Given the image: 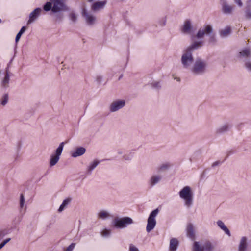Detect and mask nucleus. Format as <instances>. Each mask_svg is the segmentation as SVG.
Wrapping results in <instances>:
<instances>
[{
    "instance_id": "f257e3e1",
    "label": "nucleus",
    "mask_w": 251,
    "mask_h": 251,
    "mask_svg": "<svg viewBox=\"0 0 251 251\" xmlns=\"http://www.w3.org/2000/svg\"><path fill=\"white\" fill-rule=\"evenodd\" d=\"M202 44L203 42L201 41L194 42L184 51L181 59L182 64L184 68H188L191 66L194 61L192 52L194 50L202 46Z\"/></svg>"
},
{
    "instance_id": "f03ea898",
    "label": "nucleus",
    "mask_w": 251,
    "mask_h": 251,
    "mask_svg": "<svg viewBox=\"0 0 251 251\" xmlns=\"http://www.w3.org/2000/svg\"><path fill=\"white\" fill-rule=\"evenodd\" d=\"M179 196L184 200L185 205L189 208L193 204V194L189 186L184 187L180 192Z\"/></svg>"
},
{
    "instance_id": "7ed1b4c3",
    "label": "nucleus",
    "mask_w": 251,
    "mask_h": 251,
    "mask_svg": "<svg viewBox=\"0 0 251 251\" xmlns=\"http://www.w3.org/2000/svg\"><path fill=\"white\" fill-rule=\"evenodd\" d=\"M206 67V61L198 58L196 60L192 68V71L195 74H201L205 72Z\"/></svg>"
},
{
    "instance_id": "20e7f679",
    "label": "nucleus",
    "mask_w": 251,
    "mask_h": 251,
    "mask_svg": "<svg viewBox=\"0 0 251 251\" xmlns=\"http://www.w3.org/2000/svg\"><path fill=\"white\" fill-rule=\"evenodd\" d=\"M159 212L158 209L153 210L150 214L148 220L146 230L148 232L151 231L155 226L156 222L155 217Z\"/></svg>"
},
{
    "instance_id": "39448f33",
    "label": "nucleus",
    "mask_w": 251,
    "mask_h": 251,
    "mask_svg": "<svg viewBox=\"0 0 251 251\" xmlns=\"http://www.w3.org/2000/svg\"><path fill=\"white\" fill-rule=\"evenodd\" d=\"M133 223V220L129 217H124L122 218H115L114 220V226L118 228H123L126 226L127 225Z\"/></svg>"
},
{
    "instance_id": "423d86ee",
    "label": "nucleus",
    "mask_w": 251,
    "mask_h": 251,
    "mask_svg": "<svg viewBox=\"0 0 251 251\" xmlns=\"http://www.w3.org/2000/svg\"><path fill=\"white\" fill-rule=\"evenodd\" d=\"M64 143H61L55 151V154L51 155L50 164V166L55 165L58 161L60 158V155L62 152Z\"/></svg>"
},
{
    "instance_id": "0eeeda50",
    "label": "nucleus",
    "mask_w": 251,
    "mask_h": 251,
    "mask_svg": "<svg viewBox=\"0 0 251 251\" xmlns=\"http://www.w3.org/2000/svg\"><path fill=\"white\" fill-rule=\"evenodd\" d=\"M50 1L53 4L51 9L54 12L67 10L68 9L65 3L66 0H51Z\"/></svg>"
},
{
    "instance_id": "6e6552de",
    "label": "nucleus",
    "mask_w": 251,
    "mask_h": 251,
    "mask_svg": "<svg viewBox=\"0 0 251 251\" xmlns=\"http://www.w3.org/2000/svg\"><path fill=\"white\" fill-rule=\"evenodd\" d=\"M126 101L124 100H117L113 101L109 105V110L111 112H115L125 106Z\"/></svg>"
},
{
    "instance_id": "1a4fd4ad",
    "label": "nucleus",
    "mask_w": 251,
    "mask_h": 251,
    "mask_svg": "<svg viewBox=\"0 0 251 251\" xmlns=\"http://www.w3.org/2000/svg\"><path fill=\"white\" fill-rule=\"evenodd\" d=\"M82 15L88 25H92L96 23V17L92 13L87 12L84 8L82 9Z\"/></svg>"
},
{
    "instance_id": "9d476101",
    "label": "nucleus",
    "mask_w": 251,
    "mask_h": 251,
    "mask_svg": "<svg viewBox=\"0 0 251 251\" xmlns=\"http://www.w3.org/2000/svg\"><path fill=\"white\" fill-rule=\"evenodd\" d=\"M213 29L211 26L207 25L199 30L197 34V37L198 38H203L205 35H210Z\"/></svg>"
},
{
    "instance_id": "9b49d317",
    "label": "nucleus",
    "mask_w": 251,
    "mask_h": 251,
    "mask_svg": "<svg viewBox=\"0 0 251 251\" xmlns=\"http://www.w3.org/2000/svg\"><path fill=\"white\" fill-rule=\"evenodd\" d=\"M107 2V0L95 2L91 5V9L95 12L98 11L104 8Z\"/></svg>"
},
{
    "instance_id": "f8f14e48",
    "label": "nucleus",
    "mask_w": 251,
    "mask_h": 251,
    "mask_svg": "<svg viewBox=\"0 0 251 251\" xmlns=\"http://www.w3.org/2000/svg\"><path fill=\"white\" fill-rule=\"evenodd\" d=\"M41 11V9L40 8H37L33 11L29 15V18L27 21V24L29 25L34 22L40 15Z\"/></svg>"
},
{
    "instance_id": "ddd939ff",
    "label": "nucleus",
    "mask_w": 251,
    "mask_h": 251,
    "mask_svg": "<svg viewBox=\"0 0 251 251\" xmlns=\"http://www.w3.org/2000/svg\"><path fill=\"white\" fill-rule=\"evenodd\" d=\"M186 234L188 237L194 240L195 239L194 226L192 223H189L186 227Z\"/></svg>"
},
{
    "instance_id": "4468645a",
    "label": "nucleus",
    "mask_w": 251,
    "mask_h": 251,
    "mask_svg": "<svg viewBox=\"0 0 251 251\" xmlns=\"http://www.w3.org/2000/svg\"><path fill=\"white\" fill-rule=\"evenodd\" d=\"M247 238L246 237H243L241 239L240 244L238 247L239 251H245L247 248Z\"/></svg>"
},
{
    "instance_id": "2eb2a0df",
    "label": "nucleus",
    "mask_w": 251,
    "mask_h": 251,
    "mask_svg": "<svg viewBox=\"0 0 251 251\" xmlns=\"http://www.w3.org/2000/svg\"><path fill=\"white\" fill-rule=\"evenodd\" d=\"M233 10V7L225 2L222 5V11L226 14H230Z\"/></svg>"
},
{
    "instance_id": "dca6fc26",
    "label": "nucleus",
    "mask_w": 251,
    "mask_h": 251,
    "mask_svg": "<svg viewBox=\"0 0 251 251\" xmlns=\"http://www.w3.org/2000/svg\"><path fill=\"white\" fill-rule=\"evenodd\" d=\"M85 151L86 150L84 148L79 147L76 149L75 151L72 153L71 155L73 157H76L83 155L85 153Z\"/></svg>"
},
{
    "instance_id": "f3484780",
    "label": "nucleus",
    "mask_w": 251,
    "mask_h": 251,
    "mask_svg": "<svg viewBox=\"0 0 251 251\" xmlns=\"http://www.w3.org/2000/svg\"><path fill=\"white\" fill-rule=\"evenodd\" d=\"M251 56V51L250 49L245 48L243 49L238 55V57H250Z\"/></svg>"
},
{
    "instance_id": "a211bd4d",
    "label": "nucleus",
    "mask_w": 251,
    "mask_h": 251,
    "mask_svg": "<svg viewBox=\"0 0 251 251\" xmlns=\"http://www.w3.org/2000/svg\"><path fill=\"white\" fill-rule=\"evenodd\" d=\"M230 125L228 124H226L216 129V133L218 134H221L224 132H226L229 130L230 128Z\"/></svg>"
},
{
    "instance_id": "6ab92c4d",
    "label": "nucleus",
    "mask_w": 251,
    "mask_h": 251,
    "mask_svg": "<svg viewBox=\"0 0 251 251\" xmlns=\"http://www.w3.org/2000/svg\"><path fill=\"white\" fill-rule=\"evenodd\" d=\"M218 226L222 229L228 236H231L229 229L226 227L224 223L221 220H218L217 222Z\"/></svg>"
},
{
    "instance_id": "aec40b11",
    "label": "nucleus",
    "mask_w": 251,
    "mask_h": 251,
    "mask_svg": "<svg viewBox=\"0 0 251 251\" xmlns=\"http://www.w3.org/2000/svg\"><path fill=\"white\" fill-rule=\"evenodd\" d=\"M191 29V24L189 20L186 21L182 29V31L183 33H189Z\"/></svg>"
},
{
    "instance_id": "412c9836",
    "label": "nucleus",
    "mask_w": 251,
    "mask_h": 251,
    "mask_svg": "<svg viewBox=\"0 0 251 251\" xmlns=\"http://www.w3.org/2000/svg\"><path fill=\"white\" fill-rule=\"evenodd\" d=\"M178 245V241L176 238L172 239L170 243V251H176Z\"/></svg>"
},
{
    "instance_id": "4be33fe9",
    "label": "nucleus",
    "mask_w": 251,
    "mask_h": 251,
    "mask_svg": "<svg viewBox=\"0 0 251 251\" xmlns=\"http://www.w3.org/2000/svg\"><path fill=\"white\" fill-rule=\"evenodd\" d=\"M161 179L160 175H153L150 178V183L151 186H153L157 183Z\"/></svg>"
},
{
    "instance_id": "5701e85b",
    "label": "nucleus",
    "mask_w": 251,
    "mask_h": 251,
    "mask_svg": "<svg viewBox=\"0 0 251 251\" xmlns=\"http://www.w3.org/2000/svg\"><path fill=\"white\" fill-rule=\"evenodd\" d=\"M10 80V76L7 71L5 76L1 82V86L3 88H6L8 86V84Z\"/></svg>"
},
{
    "instance_id": "b1692460",
    "label": "nucleus",
    "mask_w": 251,
    "mask_h": 251,
    "mask_svg": "<svg viewBox=\"0 0 251 251\" xmlns=\"http://www.w3.org/2000/svg\"><path fill=\"white\" fill-rule=\"evenodd\" d=\"M231 33V28L227 26L221 30L220 32V35L222 37H226Z\"/></svg>"
},
{
    "instance_id": "393cba45",
    "label": "nucleus",
    "mask_w": 251,
    "mask_h": 251,
    "mask_svg": "<svg viewBox=\"0 0 251 251\" xmlns=\"http://www.w3.org/2000/svg\"><path fill=\"white\" fill-rule=\"evenodd\" d=\"M200 247L202 251H211L213 249V247L209 242H206L202 247L200 246Z\"/></svg>"
},
{
    "instance_id": "a878e982",
    "label": "nucleus",
    "mask_w": 251,
    "mask_h": 251,
    "mask_svg": "<svg viewBox=\"0 0 251 251\" xmlns=\"http://www.w3.org/2000/svg\"><path fill=\"white\" fill-rule=\"evenodd\" d=\"M71 201V199L69 198H67L65 200H64L63 201V203L60 205V206L59 207V208L58 210V212H62L64 209L65 207Z\"/></svg>"
},
{
    "instance_id": "bb28decb",
    "label": "nucleus",
    "mask_w": 251,
    "mask_h": 251,
    "mask_svg": "<svg viewBox=\"0 0 251 251\" xmlns=\"http://www.w3.org/2000/svg\"><path fill=\"white\" fill-rule=\"evenodd\" d=\"M100 163V161L95 160L93 162H92L90 165L88 167V172L89 174H91L92 171L96 167V166L98 165V164Z\"/></svg>"
},
{
    "instance_id": "cd10ccee",
    "label": "nucleus",
    "mask_w": 251,
    "mask_h": 251,
    "mask_svg": "<svg viewBox=\"0 0 251 251\" xmlns=\"http://www.w3.org/2000/svg\"><path fill=\"white\" fill-rule=\"evenodd\" d=\"M26 28L25 26H23L20 31L17 34L15 38V42L18 43L24 32L26 30Z\"/></svg>"
},
{
    "instance_id": "c85d7f7f",
    "label": "nucleus",
    "mask_w": 251,
    "mask_h": 251,
    "mask_svg": "<svg viewBox=\"0 0 251 251\" xmlns=\"http://www.w3.org/2000/svg\"><path fill=\"white\" fill-rule=\"evenodd\" d=\"M8 99H9V97H8V94H4L1 98L2 100L1 102V104L3 106L5 105L8 101Z\"/></svg>"
},
{
    "instance_id": "c756f323",
    "label": "nucleus",
    "mask_w": 251,
    "mask_h": 251,
    "mask_svg": "<svg viewBox=\"0 0 251 251\" xmlns=\"http://www.w3.org/2000/svg\"><path fill=\"white\" fill-rule=\"evenodd\" d=\"M109 217V214L105 211H101L99 213V218L100 219H105Z\"/></svg>"
},
{
    "instance_id": "7c9ffc66",
    "label": "nucleus",
    "mask_w": 251,
    "mask_h": 251,
    "mask_svg": "<svg viewBox=\"0 0 251 251\" xmlns=\"http://www.w3.org/2000/svg\"><path fill=\"white\" fill-rule=\"evenodd\" d=\"M193 251H202V250L201 248L200 245L198 242H194Z\"/></svg>"
},
{
    "instance_id": "2f4dec72",
    "label": "nucleus",
    "mask_w": 251,
    "mask_h": 251,
    "mask_svg": "<svg viewBox=\"0 0 251 251\" xmlns=\"http://www.w3.org/2000/svg\"><path fill=\"white\" fill-rule=\"evenodd\" d=\"M52 2H48L46 3V4L44 6V10L46 11H48L50 10L52 7Z\"/></svg>"
},
{
    "instance_id": "473e14b6",
    "label": "nucleus",
    "mask_w": 251,
    "mask_h": 251,
    "mask_svg": "<svg viewBox=\"0 0 251 251\" xmlns=\"http://www.w3.org/2000/svg\"><path fill=\"white\" fill-rule=\"evenodd\" d=\"M25 198H24V195L23 194H21L20 195V206L21 208H22L24 207V204H25Z\"/></svg>"
},
{
    "instance_id": "72a5a7b5",
    "label": "nucleus",
    "mask_w": 251,
    "mask_h": 251,
    "mask_svg": "<svg viewBox=\"0 0 251 251\" xmlns=\"http://www.w3.org/2000/svg\"><path fill=\"white\" fill-rule=\"evenodd\" d=\"M70 18L73 22H75L77 20V17L75 13L71 12L70 14Z\"/></svg>"
},
{
    "instance_id": "f704fd0d",
    "label": "nucleus",
    "mask_w": 251,
    "mask_h": 251,
    "mask_svg": "<svg viewBox=\"0 0 251 251\" xmlns=\"http://www.w3.org/2000/svg\"><path fill=\"white\" fill-rule=\"evenodd\" d=\"M245 66L246 68L249 71L251 72V61L250 60H247L246 61L245 63Z\"/></svg>"
},
{
    "instance_id": "c9c22d12",
    "label": "nucleus",
    "mask_w": 251,
    "mask_h": 251,
    "mask_svg": "<svg viewBox=\"0 0 251 251\" xmlns=\"http://www.w3.org/2000/svg\"><path fill=\"white\" fill-rule=\"evenodd\" d=\"M11 240L10 238H8L5 240H4L0 244V250L2 248L4 245L7 244L10 240Z\"/></svg>"
},
{
    "instance_id": "e433bc0d",
    "label": "nucleus",
    "mask_w": 251,
    "mask_h": 251,
    "mask_svg": "<svg viewBox=\"0 0 251 251\" xmlns=\"http://www.w3.org/2000/svg\"><path fill=\"white\" fill-rule=\"evenodd\" d=\"M75 246V243H72L65 250V251H72Z\"/></svg>"
},
{
    "instance_id": "4c0bfd02",
    "label": "nucleus",
    "mask_w": 251,
    "mask_h": 251,
    "mask_svg": "<svg viewBox=\"0 0 251 251\" xmlns=\"http://www.w3.org/2000/svg\"><path fill=\"white\" fill-rule=\"evenodd\" d=\"M245 17L247 19H251V11L246 10L245 11Z\"/></svg>"
},
{
    "instance_id": "58836bf2",
    "label": "nucleus",
    "mask_w": 251,
    "mask_h": 251,
    "mask_svg": "<svg viewBox=\"0 0 251 251\" xmlns=\"http://www.w3.org/2000/svg\"><path fill=\"white\" fill-rule=\"evenodd\" d=\"M169 167V165L167 164H163L159 168V170L160 171L167 169Z\"/></svg>"
},
{
    "instance_id": "ea45409f",
    "label": "nucleus",
    "mask_w": 251,
    "mask_h": 251,
    "mask_svg": "<svg viewBox=\"0 0 251 251\" xmlns=\"http://www.w3.org/2000/svg\"><path fill=\"white\" fill-rule=\"evenodd\" d=\"M110 233V231L109 230L107 229H104L102 231L101 234L103 236H108Z\"/></svg>"
},
{
    "instance_id": "a19ab883",
    "label": "nucleus",
    "mask_w": 251,
    "mask_h": 251,
    "mask_svg": "<svg viewBox=\"0 0 251 251\" xmlns=\"http://www.w3.org/2000/svg\"><path fill=\"white\" fill-rule=\"evenodd\" d=\"M209 42L210 43H214L216 42V39L215 38V36L214 35H211L210 36Z\"/></svg>"
},
{
    "instance_id": "79ce46f5",
    "label": "nucleus",
    "mask_w": 251,
    "mask_h": 251,
    "mask_svg": "<svg viewBox=\"0 0 251 251\" xmlns=\"http://www.w3.org/2000/svg\"><path fill=\"white\" fill-rule=\"evenodd\" d=\"M234 1L238 5V6L240 7L243 6V4L241 1V0H234Z\"/></svg>"
},
{
    "instance_id": "37998d69",
    "label": "nucleus",
    "mask_w": 251,
    "mask_h": 251,
    "mask_svg": "<svg viewBox=\"0 0 251 251\" xmlns=\"http://www.w3.org/2000/svg\"><path fill=\"white\" fill-rule=\"evenodd\" d=\"M130 251H139L138 249L132 245L130 246Z\"/></svg>"
},
{
    "instance_id": "c03bdc74",
    "label": "nucleus",
    "mask_w": 251,
    "mask_h": 251,
    "mask_svg": "<svg viewBox=\"0 0 251 251\" xmlns=\"http://www.w3.org/2000/svg\"><path fill=\"white\" fill-rule=\"evenodd\" d=\"M220 161H216L215 162H214L212 164V167H214L216 166H218L220 164Z\"/></svg>"
},
{
    "instance_id": "a18cd8bd",
    "label": "nucleus",
    "mask_w": 251,
    "mask_h": 251,
    "mask_svg": "<svg viewBox=\"0 0 251 251\" xmlns=\"http://www.w3.org/2000/svg\"><path fill=\"white\" fill-rule=\"evenodd\" d=\"M5 233L3 231H0V240L4 237Z\"/></svg>"
},
{
    "instance_id": "49530a36",
    "label": "nucleus",
    "mask_w": 251,
    "mask_h": 251,
    "mask_svg": "<svg viewBox=\"0 0 251 251\" xmlns=\"http://www.w3.org/2000/svg\"><path fill=\"white\" fill-rule=\"evenodd\" d=\"M102 79V77L101 76H97L96 77L97 81L100 83Z\"/></svg>"
},
{
    "instance_id": "de8ad7c7",
    "label": "nucleus",
    "mask_w": 251,
    "mask_h": 251,
    "mask_svg": "<svg viewBox=\"0 0 251 251\" xmlns=\"http://www.w3.org/2000/svg\"><path fill=\"white\" fill-rule=\"evenodd\" d=\"M153 86L154 87H158L159 86V82H155L153 84Z\"/></svg>"
},
{
    "instance_id": "09e8293b",
    "label": "nucleus",
    "mask_w": 251,
    "mask_h": 251,
    "mask_svg": "<svg viewBox=\"0 0 251 251\" xmlns=\"http://www.w3.org/2000/svg\"><path fill=\"white\" fill-rule=\"evenodd\" d=\"M173 76L174 78L175 79H176L177 81H180V79H179V78L175 77H174V75H173Z\"/></svg>"
},
{
    "instance_id": "8fccbe9b",
    "label": "nucleus",
    "mask_w": 251,
    "mask_h": 251,
    "mask_svg": "<svg viewBox=\"0 0 251 251\" xmlns=\"http://www.w3.org/2000/svg\"><path fill=\"white\" fill-rule=\"evenodd\" d=\"M94 0H87L88 1L91 2L92 1H93Z\"/></svg>"
},
{
    "instance_id": "3c124183",
    "label": "nucleus",
    "mask_w": 251,
    "mask_h": 251,
    "mask_svg": "<svg viewBox=\"0 0 251 251\" xmlns=\"http://www.w3.org/2000/svg\"><path fill=\"white\" fill-rule=\"evenodd\" d=\"M1 22V19H0V23Z\"/></svg>"
},
{
    "instance_id": "603ef678",
    "label": "nucleus",
    "mask_w": 251,
    "mask_h": 251,
    "mask_svg": "<svg viewBox=\"0 0 251 251\" xmlns=\"http://www.w3.org/2000/svg\"><path fill=\"white\" fill-rule=\"evenodd\" d=\"M249 0L251 2V0Z\"/></svg>"
}]
</instances>
